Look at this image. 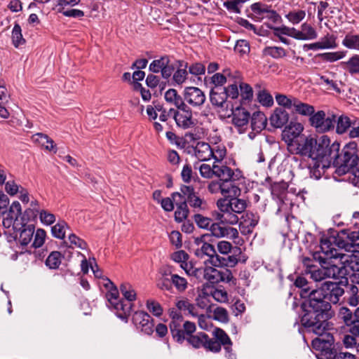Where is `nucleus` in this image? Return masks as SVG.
<instances>
[{
    "label": "nucleus",
    "mask_w": 359,
    "mask_h": 359,
    "mask_svg": "<svg viewBox=\"0 0 359 359\" xmlns=\"http://www.w3.org/2000/svg\"><path fill=\"white\" fill-rule=\"evenodd\" d=\"M339 276L335 281L324 282L320 288L312 290L308 299L302 304L303 315L301 324L309 332L322 334L329 327V320L332 317L331 303L337 304L344 294L343 286L348 285V271H337Z\"/></svg>",
    "instance_id": "f257e3e1"
},
{
    "label": "nucleus",
    "mask_w": 359,
    "mask_h": 359,
    "mask_svg": "<svg viewBox=\"0 0 359 359\" xmlns=\"http://www.w3.org/2000/svg\"><path fill=\"white\" fill-rule=\"evenodd\" d=\"M320 144V156L317 167L322 165L323 168H328L331 165L337 168V172H344L347 170L350 162L356 159L358 145L355 142L346 144L342 149H340V144L337 141L331 142L327 135L321 136Z\"/></svg>",
    "instance_id": "f03ea898"
},
{
    "label": "nucleus",
    "mask_w": 359,
    "mask_h": 359,
    "mask_svg": "<svg viewBox=\"0 0 359 359\" xmlns=\"http://www.w3.org/2000/svg\"><path fill=\"white\" fill-rule=\"evenodd\" d=\"M336 248L344 249L347 252H354L359 250V229L351 231L346 229L340 231H333L330 236L320 240V249L329 258V264L332 269H346L345 266H338L334 260L340 258L341 264L348 262L347 256L337 252Z\"/></svg>",
    "instance_id": "7ed1b4c3"
},
{
    "label": "nucleus",
    "mask_w": 359,
    "mask_h": 359,
    "mask_svg": "<svg viewBox=\"0 0 359 359\" xmlns=\"http://www.w3.org/2000/svg\"><path fill=\"white\" fill-rule=\"evenodd\" d=\"M93 272L95 277L98 278L97 283L100 287L104 288L106 290L105 297L108 302V306L116 311L118 318L127 322L131 310V304H124L123 302L114 303V300L116 299L118 295L116 286L110 279L102 276V271H93Z\"/></svg>",
    "instance_id": "20e7f679"
},
{
    "label": "nucleus",
    "mask_w": 359,
    "mask_h": 359,
    "mask_svg": "<svg viewBox=\"0 0 359 359\" xmlns=\"http://www.w3.org/2000/svg\"><path fill=\"white\" fill-rule=\"evenodd\" d=\"M210 235L209 233H205L201 235L200 237H197L195 239V243L198 245L202 244L201 249H198L196 251L197 256L205 255L208 258L205 261L207 262L215 267H234L238 262V259L234 256L221 257L216 253V250L214 246L208 241H211Z\"/></svg>",
    "instance_id": "39448f33"
},
{
    "label": "nucleus",
    "mask_w": 359,
    "mask_h": 359,
    "mask_svg": "<svg viewBox=\"0 0 359 359\" xmlns=\"http://www.w3.org/2000/svg\"><path fill=\"white\" fill-rule=\"evenodd\" d=\"M321 140V136L313 137L311 135H302L294 142L295 148L292 152L312 159L315 161V165L317 166L320 152L319 146Z\"/></svg>",
    "instance_id": "423d86ee"
},
{
    "label": "nucleus",
    "mask_w": 359,
    "mask_h": 359,
    "mask_svg": "<svg viewBox=\"0 0 359 359\" xmlns=\"http://www.w3.org/2000/svg\"><path fill=\"white\" fill-rule=\"evenodd\" d=\"M332 324L329 322V327L322 334H317L318 337L312 340L311 345L314 350L319 351L321 359H332L334 357V354L337 351L334 348V337L328 332L332 328Z\"/></svg>",
    "instance_id": "0eeeda50"
},
{
    "label": "nucleus",
    "mask_w": 359,
    "mask_h": 359,
    "mask_svg": "<svg viewBox=\"0 0 359 359\" xmlns=\"http://www.w3.org/2000/svg\"><path fill=\"white\" fill-rule=\"evenodd\" d=\"M212 334L214 338H210L208 351L219 353L223 346L225 355L228 359H236V355L233 353L232 341L228 334L221 328L216 327Z\"/></svg>",
    "instance_id": "6e6552de"
},
{
    "label": "nucleus",
    "mask_w": 359,
    "mask_h": 359,
    "mask_svg": "<svg viewBox=\"0 0 359 359\" xmlns=\"http://www.w3.org/2000/svg\"><path fill=\"white\" fill-rule=\"evenodd\" d=\"M184 333V341L195 348H204L208 351V344H210V337L205 332H201L196 334V327L194 323L185 321L183 323Z\"/></svg>",
    "instance_id": "1a4fd4ad"
},
{
    "label": "nucleus",
    "mask_w": 359,
    "mask_h": 359,
    "mask_svg": "<svg viewBox=\"0 0 359 359\" xmlns=\"http://www.w3.org/2000/svg\"><path fill=\"white\" fill-rule=\"evenodd\" d=\"M170 113H173V118L177 126L182 129L193 128L196 124L193 118L192 110L187 104L177 110L170 109Z\"/></svg>",
    "instance_id": "9d476101"
},
{
    "label": "nucleus",
    "mask_w": 359,
    "mask_h": 359,
    "mask_svg": "<svg viewBox=\"0 0 359 359\" xmlns=\"http://www.w3.org/2000/svg\"><path fill=\"white\" fill-rule=\"evenodd\" d=\"M22 213L21 205L18 201H14L8 210H6V212L0 214L3 216V226L9 229L13 226L14 230L20 229L18 217Z\"/></svg>",
    "instance_id": "9b49d317"
},
{
    "label": "nucleus",
    "mask_w": 359,
    "mask_h": 359,
    "mask_svg": "<svg viewBox=\"0 0 359 359\" xmlns=\"http://www.w3.org/2000/svg\"><path fill=\"white\" fill-rule=\"evenodd\" d=\"M309 116L311 126L316 128L318 131L326 132L334 128L336 122L334 115L326 118L325 112L320 110Z\"/></svg>",
    "instance_id": "f8f14e48"
},
{
    "label": "nucleus",
    "mask_w": 359,
    "mask_h": 359,
    "mask_svg": "<svg viewBox=\"0 0 359 359\" xmlns=\"http://www.w3.org/2000/svg\"><path fill=\"white\" fill-rule=\"evenodd\" d=\"M133 323L137 329L145 334L151 335L154 332V320L145 311H135L132 317Z\"/></svg>",
    "instance_id": "ddd939ff"
},
{
    "label": "nucleus",
    "mask_w": 359,
    "mask_h": 359,
    "mask_svg": "<svg viewBox=\"0 0 359 359\" xmlns=\"http://www.w3.org/2000/svg\"><path fill=\"white\" fill-rule=\"evenodd\" d=\"M170 316L172 318L170 323V330L173 339L179 344L184 341V328L182 327L183 317L182 314L177 311H170Z\"/></svg>",
    "instance_id": "4468645a"
},
{
    "label": "nucleus",
    "mask_w": 359,
    "mask_h": 359,
    "mask_svg": "<svg viewBox=\"0 0 359 359\" xmlns=\"http://www.w3.org/2000/svg\"><path fill=\"white\" fill-rule=\"evenodd\" d=\"M303 129L304 128L300 123L290 122L283 130L282 135L285 141L287 142L291 151H294V148H295L294 142L303 135H300Z\"/></svg>",
    "instance_id": "2eb2a0df"
},
{
    "label": "nucleus",
    "mask_w": 359,
    "mask_h": 359,
    "mask_svg": "<svg viewBox=\"0 0 359 359\" xmlns=\"http://www.w3.org/2000/svg\"><path fill=\"white\" fill-rule=\"evenodd\" d=\"M183 96L184 101L193 107H200L205 101L204 93L197 87H186Z\"/></svg>",
    "instance_id": "dca6fc26"
},
{
    "label": "nucleus",
    "mask_w": 359,
    "mask_h": 359,
    "mask_svg": "<svg viewBox=\"0 0 359 359\" xmlns=\"http://www.w3.org/2000/svg\"><path fill=\"white\" fill-rule=\"evenodd\" d=\"M289 114L283 108H276L269 117V121L273 128H280L287 123Z\"/></svg>",
    "instance_id": "f3484780"
},
{
    "label": "nucleus",
    "mask_w": 359,
    "mask_h": 359,
    "mask_svg": "<svg viewBox=\"0 0 359 359\" xmlns=\"http://www.w3.org/2000/svg\"><path fill=\"white\" fill-rule=\"evenodd\" d=\"M196 157L201 161L210 160L214 155V151L208 143L198 142L194 147Z\"/></svg>",
    "instance_id": "a211bd4d"
},
{
    "label": "nucleus",
    "mask_w": 359,
    "mask_h": 359,
    "mask_svg": "<svg viewBox=\"0 0 359 359\" xmlns=\"http://www.w3.org/2000/svg\"><path fill=\"white\" fill-rule=\"evenodd\" d=\"M250 114L244 108L238 107L233 111V123L237 127L246 126L250 120Z\"/></svg>",
    "instance_id": "6ab92c4d"
},
{
    "label": "nucleus",
    "mask_w": 359,
    "mask_h": 359,
    "mask_svg": "<svg viewBox=\"0 0 359 359\" xmlns=\"http://www.w3.org/2000/svg\"><path fill=\"white\" fill-rule=\"evenodd\" d=\"M20 230H16L20 231L19 242L22 245H27L30 243L33 238L34 226L33 224L20 223Z\"/></svg>",
    "instance_id": "aec40b11"
},
{
    "label": "nucleus",
    "mask_w": 359,
    "mask_h": 359,
    "mask_svg": "<svg viewBox=\"0 0 359 359\" xmlns=\"http://www.w3.org/2000/svg\"><path fill=\"white\" fill-rule=\"evenodd\" d=\"M120 291L122 293L124 298L127 300L126 302L123 299H118V294L117 295L116 299L114 300V303L123 302L124 304H131V308L133 307V304L131 302L135 300L136 299V292L133 288L132 285L128 283H123L120 285ZM132 309L130 310V313H131Z\"/></svg>",
    "instance_id": "412c9836"
},
{
    "label": "nucleus",
    "mask_w": 359,
    "mask_h": 359,
    "mask_svg": "<svg viewBox=\"0 0 359 359\" xmlns=\"http://www.w3.org/2000/svg\"><path fill=\"white\" fill-rule=\"evenodd\" d=\"M198 194L192 186L182 185L180 192H174L171 196L175 201H176V197H179L181 200L183 199L182 201H186L187 204Z\"/></svg>",
    "instance_id": "4be33fe9"
},
{
    "label": "nucleus",
    "mask_w": 359,
    "mask_h": 359,
    "mask_svg": "<svg viewBox=\"0 0 359 359\" xmlns=\"http://www.w3.org/2000/svg\"><path fill=\"white\" fill-rule=\"evenodd\" d=\"M223 88H213L210 93V100L212 105L223 107L226 101V95Z\"/></svg>",
    "instance_id": "5701e85b"
},
{
    "label": "nucleus",
    "mask_w": 359,
    "mask_h": 359,
    "mask_svg": "<svg viewBox=\"0 0 359 359\" xmlns=\"http://www.w3.org/2000/svg\"><path fill=\"white\" fill-rule=\"evenodd\" d=\"M318 260L319 263L321 265L322 269H332L333 268L330 266H324V264H329L330 259L327 257H322L318 253H315L313 255V258L310 257H303L302 259V264L304 266H305L307 269H311L313 267H316L313 264L314 262Z\"/></svg>",
    "instance_id": "b1692460"
},
{
    "label": "nucleus",
    "mask_w": 359,
    "mask_h": 359,
    "mask_svg": "<svg viewBox=\"0 0 359 359\" xmlns=\"http://www.w3.org/2000/svg\"><path fill=\"white\" fill-rule=\"evenodd\" d=\"M33 139L41 147H44L46 150L53 151L54 153L57 152L56 144L47 135L39 133L33 135Z\"/></svg>",
    "instance_id": "393cba45"
},
{
    "label": "nucleus",
    "mask_w": 359,
    "mask_h": 359,
    "mask_svg": "<svg viewBox=\"0 0 359 359\" xmlns=\"http://www.w3.org/2000/svg\"><path fill=\"white\" fill-rule=\"evenodd\" d=\"M318 36L316 29L306 22L301 25V30L297 31V40H313Z\"/></svg>",
    "instance_id": "a878e982"
},
{
    "label": "nucleus",
    "mask_w": 359,
    "mask_h": 359,
    "mask_svg": "<svg viewBox=\"0 0 359 359\" xmlns=\"http://www.w3.org/2000/svg\"><path fill=\"white\" fill-rule=\"evenodd\" d=\"M241 192V189L236 186L235 182L231 180L222 182V194L224 195L226 198H231L239 196Z\"/></svg>",
    "instance_id": "bb28decb"
},
{
    "label": "nucleus",
    "mask_w": 359,
    "mask_h": 359,
    "mask_svg": "<svg viewBox=\"0 0 359 359\" xmlns=\"http://www.w3.org/2000/svg\"><path fill=\"white\" fill-rule=\"evenodd\" d=\"M165 100L170 103L174 104L177 109H180L182 106L186 105L185 101L184 100V97H182L175 89L170 88L168 89L165 93Z\"/></svg>",
    "instance_id": "cd10ccee"
},
{
    "label": "nucleus",
    "mask_w": 359,
    "mask_h": 359,
    "mask_svg": "<svg viewBox=\"0 0 359 359\" xmlns=\"http://www.w3.org/2000/svg\"><path fill=\"white\" fill-rule=\"evenodd\" d=\"M179 63L178 69L173 73L172 79L178 85L182 84L187 79L188 72V63L182 60L177 61Z\"/></svg>",
    "instance_id": "c85d7f7f"
},
{
    "label": "nucleus",
    "mask_w": 359,
    "mask_h": 359,
    "mask_svg": "<svg viewBox=\"0 0 359 359\" xmlns=\"http://www.w3.org/2000/svg\"><path fill=\"white\" fill-rule=\"evenodd\" d=\"M233 174V171L228 166L214 164V175L219 177L222 182L231 180Z\"/></svg>",
    "instance_id": "c756f323"
},
{
    "label": "nucleus",
    "mask_w": 359,
    "mask_h": 359,
    "mask_svg": "<svg viewBox=\"0 0 359 359\" xmlns=\"http://www.w3.org/2000/svg\"><path fill=\"white\" fill-rule=\"evenodd\" d=\"M64 256L59 251H53L46 259V265L50 269H57L60 266Z\"/></svg>",
    "instance_id": "7c9ffc66"
},
{
    "label": "nucleus",
    "mask_w": 359,
    "mask_h": 359,
    "mask_svg": "<svg viewBox=\"0 0 359 359\" xmlns=\"http://www.w3.org/2000/svg\"><path fill=\"white\" fill-rule=\"evenodd\" d=\"M294 109L297 114L305 116H309L315 112L313 106L302 102L298 98L297 99Z\"/></svg>",
    "instance_id": "2f4dec72"
},
{
    "label": "nucleus",
    "mask_w": 359,
    "mask_h": 359,
    "mask_svg": "<svg viewBox=\"0 0 359 359\" xmlns=\"http://www.w3.org/2000/svg\"><path fill=\"white\" fill-rule=\"evenodd\" d=\"M224 74L216 73L211 77V82L215 85V88H222L228 79L233 78V75L229 69L224 70Z\"/></svg>",
    "instance_id": "473e14b6"
},
{
    "label": "nucleus",
    "mask_w": 359,
    "mask_h": 359,
    "mask_svg": "<svg viewBox=\"0 0 359 359\" xmlns=\"http://www.w3.org/2000/svg\"><path fill=\"white\" fill-rule=\"evenodd\" d=\"M177 210L175 212V219L177 222H182L186 219L189 213L186 201L176 202Z\"/></svg>",
    "instance_id": "72a5a7b5"
},
{
    "label": "nucleus",
    "mask_w": 359,
    "mask_h": 359,
    "mask_svg": "<svg viewBox=\"0 0 359 359\" xmlns=\"http://www.w3.org/2000/svg\"><path fill=\"white\" fill-rule=\"evenodd\" d=\"M236 76H233V78L236 79L233 83L229 85L226 88H223L226 95V98L230 97L233 100L238 98L239 95L238 88L237 83L240 81L241 77L238 72H236Z\"/></svg>",
    "instance_id": "f704fd0d"
},
{
    "label": "nucleus",
    "mask_w": 359,
    "mask_h": 359,
    "mask_svg": "<svg viewBox=\"0 0 359 359\" xmlns=\"http://www.w3.org/2000/svg\"><path fill=\"white\" fill-rule=\"evenodd\" d=\"M335 271H306V273H311V278L316 281H321L326 278L332 277L333 279H337Z\"/></svg>",
    "instance_id": "c9c22d12"
},
{
    "label": "nucleus",
    "mask_w": 359,
    "mask_h": 359,
    "mask_svg": "<svg viewBox=\"0 0 359 359\" xmlns=\"http://www.w3.org/2000/svg\"><path fill=\"white\" fill-rule=\"evenodd\" d=\"M266 118L262 112H255L251 117V127L252 130H261L265 127Z\"/></svg>",
    "instance_id": "e433bc0d"
},
{
    "label": "nucleus",
    "mask_w": 359,
    "mask_h": 359,
    "mask_svg": "<svg viewBox=\"0 0 359 359\" xmlns=\"http://www.w3.org/2000/svg\"><path fill=\"white\" fill-rule=\"evenodd\" d=\"M206 288L209 294L211 295L217 302L221 303H226L228 302V294L226 290L209 286Z\"/></svg>",
    "instance_id": "4c0bfd02"
},
{
    "label": "nucleus",
    "mask_w": 359,
    "mask_h": 359,
    "mask_svg": "<svg viewBox=\"0 0 359 359\" xmlns=\"http://www.w3.org/2000/svg\"><path fill=\"white\" fill-rule=\"evenodd\" d=\"M275 98L278 104L283 106L284 108H287L288 109L294 107L297 99L295 97H287L283 94H277L276 95Z\"/></svg>",
    "instance_id": "58836bf2"
},
{
    "label": "nucleus",
    "mask_w": 359,
    "mask_h": 359,
    "mask_svg": "<svg viewBox=\"0 0 359 359\" xmlns=\"http://www.w3.org/2000/svg\"><path fill=\"white\" fill-rule=\"evenodd\" d=\"M12 41L15 48L25 43V39L22 34V29L19 24L15 23L12 31Z\"/></svg>",
    "instance_id": "ea45409f"
},
{
    "label": "nucleus",
    "mask_w": 359,
    "mask_h": 359,
    "mask_svg": "<svg viewBox=\"0 0 359 359\" xmlns=\"http://www.w3.org/2000/svg\"><path fill=\"white\" fill-rule=\"evenodd\" d=\"M353 121L346 116H341L337 122L336 132L338 134H344L348 129L351 128Z\"/></svg>",
    "instance_id": "a19ab883"
},
{
    "label": "nucleus",
    "mask_w": 359,
    "mask_h": 359,
    "mask_svg": "<svg viewBox=\"0 0 359 359\" xmlns=\"http://www.w3.org/2000/svg\"><path fill=\"white\" fill-rule=\"evenodd\" d=\"M231 210L234 213H243L247 208V202L244 199L238 198V196L230 198Z\"/></svg>",
    "instance_id": "79ce46f5"
},
{
    "label": "nucleus",
    "mask_w": 359,
    "mask_h": 359,
    "mask_svg": "<svg viewBox=\"0 0 359 359\" xmlns=\"http://www.w3.org/2000/svg\"><path fill=\"white\" fill-rule=\"evenodd\" d=\"M168 62H170L169 57L168 55L162 56L161 58L154 60L150 63L149 70L154 73H158L161 72L164 65H167Z\"/></svg>",
    "instance_id": "37998d69"
},
{
    "label": "nucleus",
    "mask_w": 359,
    "mask_h": 359,
    "mask_svg": "<svg viewBox=\"0 0 359 359\" xmlns=\"http://www.w3.org/2000/svg\"><path fill=\"white\" fill-rule=\"evenodd\" d=\"M267 27L273 31L278 32L280 34L292 37L297 40L298 29H295L294 27H289L285 25H282L280 27L268 25Z\"/></svg>",
    "instance_id": "c03bdc74"
},
{
    "label": "nucleus",
    "mask_w": 359,
    "mask_h": 359,
    "mask_svg": "<svg viewBox=\"0 0 359 359\" xmlns=\"http://www.w3.org/2000/svg\"><path fill=\"white\" fill-rule=\"evenodd\" d=\"M342 44L349 49L359 50V34H346Z\"/></svg>",
    "instance_id": "a18cd8bd"
},
{
    "label": "nucleus",
    "mask_w": 359,
    "mask_h": 359,
    "mask_svg": "<svg viewBox=\"0 0 359 359\" xmlns=\"http://www.w3.org/2000/svg\"><path fill=\"white\" fill-rule=\"evenodd\" d=\"M67 228V224L64 220H61L52 226L51 232L55 238L63 239L65 237V229Z\"/></svg>",
    "instance_id": "49530a36"
},
{
    "label": "nucleus",
    "mask_w": 359,
    "mask_h": 359,
    "mask_svg": "<svg viewBox=\"0 0 359 359\" xmlns=\"http://www.w3.org/2000/svg\"><path fill=\"white\" fill-rule=\"evenodd\" d=\"M264 53L275 59L286 56V50L283 48L278 46L266 47L264 50Z\"/></svg>",
    "instance_id": "de8ad7c7"
},
{
    "label": "nucleus",
    "mask_w": 359,
    "mask_h": 359,
    "mask_svg": "<svg viewBox=\"0 0 359 359\" xmlns=\"http://www.w3.org/2000/svg\"><path fill=\"white\" fill-rule=\"evenodd\" d=\"M258 102L264 107H271L273 104L272 95L266 90H261L257 93Z\"/></svg>",
    "instance_id": "09e8293b"
},
{
    "label": "nucleus",
    "mask_w": 359,
    "mask_h": 359,
    "mask_svg": "<svg viewBox=\"0 0 359 359\" xmlns=\"http://www.w3.org/2000/svg\"><path fill=\"white\" fill-rule=\"evenodd\" d=\"M305 16L306 12L303 10L292 11L285 15V18L293 25L299 23Z\"/></svg>",
    "instance_id": "8fccbe9b"
},
{
    "label": "nucleus",
    "mask_w": 359,
    "mask_h": 359,
    "mask_svg": "<svg viewBox=\"0 0 359 359\" xmlns=\"http://www.w3.org/2000/svg\"><path fill=\"white\" fill-rule=\"evenodd\" d=\"M339 316L348 326L351 325L357 318L355 316V311L353 314V313L346 307H341L340 309Z\"/></svg>",
    "instance_id": "3c124183"
},
{
    "label": "nucleus",
    "mask_w": 359,
    "mask_h": 359,
    "mask_svg": "<svg viewBox=\"0 0 359 359\" xmlns=\"http://www.w3.org/2000/svg\"><path fill=\"white\" fill-rule=\"evenodd\" d=\"M346 69L351 75L359 74V55L351 57L346 62Z\"/></svg>",
    "instance_id": "603ef678"
},
{
    "label": "nucleus",
    "mask_w": 359,
    "mask_h": 359,
    "mask_svg": "<svg viewBox=\"0 0 359 359\" xmlns=\"http://www.w3.org/2000/svg\"><path fill=\"white\" fill-rule=\"evenodd\" d=\"M344 55L343 52H330L319 53L316 57H320L323 61L333 62L343 58Z\"/></svg>",
    "instance_id": "864d4df0"
},
{
    "label": "nucleus",
    "mask_w": 359,
    "mask_h": 359,
    "mask_svg": "<svg viewBox=\"0 0 359 359\" xmlns=\"http://www.w3.org/2000/svg\"><path fill=\"white\" fill-rule=\"evenodd\" d=\"M241 96L243 100L250 102L253 98L252 88L248 83H240Z\"/></svg>",
    "instance_id": "5fc2aeb1"
},
{
    "label": "nucleus",
    "mask_w": 359,
    "mask_h": 359,
    "mask_svg": "<svg viewBox=\"0 0 359 359\" xmlns=\"http://www.w3.org/2000/svg\"><path fill=\"white\" fill-rule=\"evenodd\" d=\"M147 309L155 316H161L163 313V308L161 304L155 300L148 299L147 301Z\"/></svg>",
    "instance_id": "6e6d98bb"
},
{
    "label": "nucleus",
    "mask_w": 359,
    "mask_h": 359,
    "mask_svg": "<svg viewBox=\"0 0 359 359\" xmlns=\"http://www.w3.org/2000/svg\"><path fill=\"white\" fill-rule=\"evenodd\" d=\"M194 220L199 228L204 229H208L210 224L212 223L211 218L205 217L201 214H195L194 216Z\"/></svg>",
    "instance_id": "4d7b16f0"
},
{
    "label": "nucleus",
    "mask_w": 359,
    "mask_h": 359,
    "mask_svg": "<svg viewBox=\"0 0 359 359\" xmlns=\"http://www.w3.org/2000/svg\"><path fill=\"white\" fill-rule=\"evenodd\" d=\"M188 258H189V255H187V253H186L183 250L176 252L172 255V259L175 262L180 263V266L182 269H187V261Z\"/></svg>",
    "instance_id": "13d9d810"
},
{
    "label": "nucleus",
    "mask_w": 359,
    "mask_h": 359,
    "mask_svg": "<svg viewBox=\"0 0 359 359\" xmlns=\"http://www.w3.org/2000/svg\"><path fill=\"white\" fill-rule=\"evenodd\" d=\"M265 181L269 183L271 194L273 195L278 196L281 194L287 188L285 183H271V179L269 177H266Z\"/></svg>",
    "instance_id": "bf43d9fd"
},
{
    "label": "nucleus",
    "mask_w": 359,
    "mask_h": 359,
    "mask_svg": "<svg viewBox=\"0 0 359 359\" xmlns=\"http://www.w3.org/2000/svg\"><path fill=\"white\" fill-rule=\"evenodd\" d=\"M213 318L215 320L221 323H227L229 321V315L226 309L217 307L213 311Z\"/></svg>",
    "instance_id": "052dcab7"
},
{
    "label": "nucleus",
    "mask_w": 359,
    "mask_h": 359,
    "mask_svg": "<svg viewBox=\"0 0 359 359\" xmlns=\"http://www.w3.org/2000/svg\"><path fill=\"white\" fill-rule=\"evenodd\" d=\"M171 281L172 285H174L179 291H184L187 288V281L183 277L176 274H171Z\"/></svg>",
    "instance_id": "680f3d73"
},
{
    "label": "nucleus",
    "mask_w": 359,
    "mask_h": 359,
    "mask_svg": "<svg viewBox=\"0 0 359 359\" xmlns=\"http://www.w3.org/2000/svg\"><path fill=\"white\" fill-rule=\"evenodd\" d=\"M189 73L194 76H201L205 74V67L201 62H195L187 67Z\"/></svg>",
    "instance_id": "e2e57ef3"
},
{
    "label": "nucleus",
    "mask_w": 359,
    "mask_h": 359,
    "mask_svg": "<svg viewBox=\"0 0 359 359\" xmlns=\"http://www.w3.org/2000/svg\"><path fill=\"white\" fill-rule=\"evenodd\" d=\"M348 164L351 165L348 166L347 170H345L344 172H340V175L351 172L359 180V156L358 155V151H356V159H355L353 163L350 162Z\"/></svg>",
    "instance_id": "0e129e2a"
},
{
    "label": "nucleus",
    "mask_w": 359,
    "mask_h": 359,
    "mask_svg": "<svg viewBox=\"0 0 359 359\" xmlns=\"http://www.w3.org/2000/svg\"><path fill=\"white\" fill-rule=\"evenodd\" d=\"M46 236V231L42 229H38L36 231L32 245L35 248H40L43 245Z\"/></svg>",
    "instance_id": "69168bd1"
},
{
    "label": "nucleus",
    "mask_w": 359,
    "mask_h": 359,
    "mask_svg": "<svg viewBox=\"0 0 359 359\" xmlns=\"http://www.w3.org/2000/svg\"><path fill=\"white\" fill-rule=\"evenodd\" d=\"M157 285L161 290H170L172 287L171 273L163 274V277L159 279Z\"/></svg>",
    "instance_id": "338daca9"
},
{
    "label": "nucleus",
    "mask_w": 359,
    "mask_h": 359,
    "mask_svg": "<svg viewBox=\"0 0 359 359\" xmlns=\"http://www.w3.org/2000/svg\"><path fill=\"white\" fill-rule=\"evenodd\" d=\"M189 204L191 208L198 210H204L207 208L206 201L201 198L198 194L196 196L194 199L189 203Z\"/></svg>",
    "instance_id": "774afa93"
}]
</instances>
